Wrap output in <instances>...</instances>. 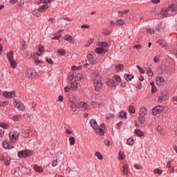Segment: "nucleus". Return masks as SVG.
I'll list each match as a JSON object with an SVG mask.
<instances>
[{"instance_id":"nucleus-1","label":"nucleus","mask_w":177,"mask_h":177,"mask_svg":"<svg viewBox=\"0 0 177 177\" xmlns=\"http://www.w3.org/2000/svg\"><path fill=\"white\" fill-rule=\"evenodd\" d=\"M91 77L94 81V87L95 91H97V92L102 91V79L100 77V75H99V73L95 72L93 73Z\"/></svg>"},{"instance_id":"nucleus-2","label":"nucleus","mask_w":177,"mask_h":177,"mask_svg":"<svg viewBox=\"0 0 177 177\" xmlns=\"http://www.w3.org/2000/svg\"><path fill=\"white\" fill-rule=\"evenodd\" d=\"M91 127L94 129L96 133H99L100 135H104V129H106V127L102 124L100 126L97 124V122L95 120H91L90 121Z\"/></svg>"},{"instance_id":"nucleus-3","label":"nucleus","mask_w":177,"mask_h":177,"mask_svg":"<svg viewBox=\"0 0 177 177\" xmlns=\"http://www.w3.org/2000/svg\"><path fill=\"white\" fill-rule=\"evenodd\" d=\"M174 10H176V5H170L167 8H165L162 10L161 15L163 17H168Z\"/></svg>"},{"instance_id":"nucleus-4","label":"nucleus","mask_w":177,"mask_h":177,"mask_svg":"<svg viewBox=\"0 0 177 177\" xmlns=\"http://www.w3.org/2000/svg\"><path fill=\"white\" fill-rule=\"evenodd\" d=\"M33 151L25 149L24 151H19L17 156L19 158H26L27 157L31 156L33 154Z\"/></svg>"},{"instance_id":"nucleus-5","label":"nucleus","mask_w":177,"mask_h":177,"mask_svg":"<svg viewBox=\"0 0 177 177\" xmlns=\"http://www.w3.org/2000/svg\"><path fill=\"white\" fill-rule=\"evenodd\" d=\"M13 104L15 109H17L21 111H24L25 110L24 104L21 102L19 100H15Z\"/></svg>"},{"instance_id":"nucleus-6","label":"nucleus","mask_w":177,"mask_h":177,"mask_svg":"<svg viewBox=\"0 0 177 177\" xmlns=\"http://www.w3.org/2000/svg\"><path fill=\"white\" fill-rule=\"evenodd\" d=\"M162 111H164V106H158L152 109V114L153 115H157L158 114L162 113Z\"/></svg>"},{"instance_id":"nucleus-7","label":"nucleus","mask_w":177,"mask_h":177,"mask_svg":"<svg viewBox=\"0 0 177 177\" xmlns=\"http://www.w3.org/2000/svg\"><path fill=\"white\" fill-rule=\"evenodd\" d=\"M77 109H84V110H85L86 111H89L91 110L89 105L84 102H79L77 103Z\"/></svg>"},{"instance_id":"nucleus-8","label":"nucleus","mask_w":177,"mask_h":177,"mask_svg":"<svg viewBox=\"0 0 177 177\" xmlns=\"http://www.w3.org/2000/svg\"><path fill=\"white\" fill-rule=\"evenodd\" d=\"M3 96L7 97V99H13L16 96V91H4L3 93Z\"/></svg>"},{"instance_id":"nucleus-9","label":"nucleus","mask_w":177,"mask_h":177,"mask_svg":"<svg viewBox=\"0 0 177 177\" xmlns=\"http://www.w3.org/2000/svg\"><path fill=\"white\" fill-rule=\"evenodd\" d=\"M17 139H19V133L12 132L10 133V140L11 143H15Z\"/></svg>"},{"instance_id":"nucleus-10","label":"nucleus","mask_w":177,"mask_h":177,"mask_svg":"<svg viewBox=\"0 0 177 177\" xmlns=\"http://www.w3.org/2000/svg\"><path fill=\"white\" fill-rule=\"evenodd\" d=\"M156 82L159 86L165 85V80H164V78L162 77H157L156 79Z\"/></svg>"},{"instance_id":"nucleus-11","label":"nucleus","mask_w":177,"mask_h":177,"mask_svg":"<svg viewBox=\"0 0 177 177\" xmlns=\"http://www.w3.org/2000/svg\"><path fill=\"white\" fill-rule=\"evenodd\" d=\"M69 106L71 107V110H73V111H77V104H75V102L71 101L69 103Z\"/></svg>"},{"instance_id":"nucleus-12","label":"nucleus","mask_w":177,"mask_h":177,"mask_svg":"<svg viewBox=\"0 0 177 177\" xmlns=\"http://www.w3.org/2000/svg\"><path fill=\"white\" fill-rule=\"evenodd\" d=\"M64 39L68 42H70V44H74V37H73L71 35H66L64 37Z\"/></svg>"},{"instance_id":"nucleus-13","label":"nucleus","mask_w":177,"mask_h":177,"mask_svg":"<svg viewBox=\"0 0 177 177\" xmlns=\"http://www.w3.org/2000/svg\"><path fill=\"white\" fill-rule=\"evenodd\" d=\"M28 78H34L37 75V72L35 70H30L27 74Z\"/></svg>"},{"instance_id":"nucleus-14","label":"nucleus","mask_w":177,"mask_h":177,"mask_svg":"<svg viewBox=\"0 0 177 177\" xmlns=\"http://www.w3.org/2000/svg\"><path fill=\"white\" fill-rule=\"evenodd\" d=\"M6 56L8 62L14 60L15 59V53H13L12 51H10L9 53H7Z\"/></svg>"},{"instance_id":"nucleus-15","label":"nucleus","mask_w":177,"mask_h":177,"mask_svg":"<svg viewBox=\"0 0 177 177\" xmlns=\"http://www.w3.org/2000/svg\"><path fill=\"white\" fill-rule=\"evenodd\" d=\"M122 169L123 174L127 176L128 174H129V167H128V165L124 164L122 166Z\"/></svg>"},{"instance_id":"nucleus-16","label":"nucleus","mask_w":177,"mask_h":177,"mask_svg":"<svg viewBox=\"0 0 177 177\" xmlns=\"http://www.w3.org/2000/svg\"><path fill=\"white\" fill-rule=\"evenodd\" d=\"M33 169H35V171H36V172H39V174H41V172H43V171H44V169L42 168V167H41L38 165H34Z\"/></svg>"},{"instance_id":"nucleus-17","label":"nucleus","mask_w":177,"mask_h":177,"mask_svg":"<svg viewBox=\"0 0 177 177\" xmlns=\"http://www.w3.org/2000/svg\"><path fill=\"white\" fill-rule=\"evenodd\" d=\"M139 114L140 115L145 116L146 114H147V109H146V107H141L140 109Z\"/></svg>"},{"instance_id":"nucleus-18","label":"nucleus","mask_w":177,"mask_h":177,"mask_svg":"<svg viewBox=\"0 0 177 177\" xmlns=\"http://www.w3.org/2000/svg\"><path fill=\"white\" fill-rule=\"evenodd\" d=\"M95 53H98L100 55H102V53H106V50L102 47L95 48Z\"/></svg>"},{"instance_id":"nucleus-19","label":"nucleus","mask_w":177,"mask_h":177,"mask_svg":"<svg viewBox=\"0 0 177 177\" xmlns=\"http://www.w3.org/2000/svg\"><path fill=\"white\" fill-rule=\"evenodd\" d=\"M157 44H158L160 46H162V48H165V40L162 39H159L157 40Z\"/></svg>"},{"instance_id":"nucleus-20","label":"nucleus","mask_w":177,"mask_h":177,"mask_svg":"<svg viewBox=\"0 0 177 177\" xmlns=\"http://www.w3.org/2000/svg\"><path fill=\"white\" fill-rule=\"evenodd\" d=\"M124 77L126 81H131L132 80H133V75L128 73L124 74Z\"/></svg>"},{"instance_id":"nucleus-21","label":"nucleus","mask_w":177,"mask_h":177,"mask_svg":"<svg viewBox=\"0 0 177 177\" xmlns=\"http://www.w3.org/2000/svg\"><path fill=\"white\" fill-rule=\"evenodd\" d=\"M134 133L137 135V136H145V133L140 129H136L134 131Z\"/></svg>"},{"instance_id":"nucleus-22","label":"nucleus","mask_w":177,"mask_h":177,"mask_svg":"<svg viewBox=\"0 0 177 177\" xmlns=\"http://www.w3.org/2000/svg\"><path fill=\"white\" fill-rule=\"evenodd\" d=\"M39 9H35L32 10V14L33 16H35L36 17H39L41 16V14H39Z\"/></svg>"},{"instance_id":"nucleus-23","label":"nucleus","mask_w":177,"mask_h":177,"mask_svg":"<svg viewBox=\"0 0 177 177\" xmlns=\"http://www.w3.org/2000/svg\"><path fill=\"white\" fill-rule=\"evenodd\" d=\"M9 63L12 68H16V67H17V63H16V61H15V59H12L11 61H9Z\"/></svg>"},{"instance_id":"nucleus-24","label":"nucleus","mask_w":177,"mask_h":177,"mask_svg":"<svg viewBox=\"0 0 177 177\" xmlns=\"http://www.w3.org/2000/svg\"><path fill=\"white\" fill-rule=\"evenodd\" d=\"M44 53V46H38V52L37 53V56H41Z\"/></svg>"},{"instance_id":"nucleus-25","label":"nucleus","mask_w":177,"mask_h":177,"mask_svg":"<svg viewBox=\"0 0 177 177\" xmlns=\"http://www.w3.org/2000/svg\"><path fill=\"white\" fill-rule=\"evenodd\" d=\"M125 24V21L124 19H118L115 21L116 26H124Z\"/></svg>"},{"instance_id":"nucleus-26","label":"nucleus","mask_w":177,"mask_h":177,"mask_svg":"<svg viewBox=\"0 0 177 177\" xmlns=\"http://www.w3.org/2000/svg\"><path fill=\"white\" fill-rule=\"evenodd\" d=\"M48 8H49V6H48V5H43V6H41L39 8V10L40 12H45V10H46V9H48Z\"/></svg>"},{"instance_id":"nucleus-27","label":"nucleus","mask_w":177,"mask_h":177,"mask_svg":"<svg viewBox=\"0 0 177 177\" xmlns=\"http://www.w3.org/2000/svg\"><path fill=\"white\" fill-rule=\"evenodd\" d=\"M145 115H140L138 118V121L140 124H143L145 121H146V118H145Z\"/></svg>"},{"instance_id":"nucleus-28","label":"nucleus","mask_w":177,"mask_h":177,"mask_svg":"<svg viewBox=\"0 0 177 177\" xmlns=\"http://www.w3.org/2000/svg\"><path fill=\"white\" fill-rule=\"evenodd\" d=\"M71 88H72V89H77V88H78V83L77 81L75 80V82L71 83Z\"/></svg>"},{"instance_id":"nucleus-29","label":"nucleus","mask_w":177,"mask_h":177,"mask_svg":"<svg viewBox=\"0 0 177 177\" xmlns=\"http://www.w3.org/2000/svg\"><path fill=\"white\" fill-rule=\"evenodd\" d=\"M98 46L100 48H107V46H109V44L106 42H100L98 43Z\"/></svg>"},{"instance_id":"nucleus-30","label":"nucleus","mask_w":177,"mask_h":177,"mask_svg":"<svg viewBox=\"0 0 177 177\" xmlns=\"http://www.w3.org/2000/svg\"><path fill=\"white\" fill-rule=\"evenodd\" d=\"M120 118H127V112L122 111L119 114Z\"/></svg>"},{"instance_id":"nucleus-31","label":"nucleus","mask_w":177,"mask_h":177,"mask_svg":"<svg viewBox=\"0 0 177 177\" xmlns=\"http://www.w3.org/2000/svg\"><path fill=\"white\" fill-rule=\"evenodd\" d=\"M81 80H82V75H81V73L75 75V81H80Z\"/></svg>"},{"instance_id":"nucleus-32","label":"nucleus","mask_w":177,"mask_h":177,"mask_svg":"<svg viewBox=\"0 0 177 177\" xmlns=\"http://www.w3.org/2000/svg\"><path fill=\"white\" fill-rule=\"evenodd\" d=\"M157 130L160 133V135H164V128H162L161 126H158Z\"/></svg>"},{"instance_id":"nucleus-33","label":"nucleus","mask_w":177,"mask_h":177,"mask_svg":"<svg viewBox=\"0 0 177 177\" xmlns=\"http://www.w3.org/2000/svg\"><path fill=\"white\" fill-rule=\"evenodd\" d=\"M59 56H64L66 55V50L64 49H59L57 50Z\"/></svg>"},{"instance_id":"nucleus-34","label":"nucleus","mask_w":177,"mask_h":177,"mask_svg":"<svg viewBox=\"0 0 177 177\" xmlns=\"http://www.w3.org/2000/svg\"><path fill=\"white\" fill-rule=\"evenodd\" d=\"M159 100H160V102H162L164 100H167V97L163 93H161L159 95Z\"/></svg>"},{"instance_id":"nucleus-35","label":"nucleus","mask_w":177,"mask_h":177,"mask_svg":"<svg viewBox=\"0 0 177 177\" xmlns=\"http://www.w3.org/2000/svg\"><path fill=\"white\" fill-rule=\"evenodd\" d=\"M0 127L3 129H8V128H9V124L7 123L1 122L0 123Z\"/></svg>"},{"instance_id":"nucleus-36","label":"nucleus","mask_w":177,"mask_h":177,"mask_svg":"<svg viewBox=\"0 0 177 177\" xmlns=\"http://www.w3.org/2000/svg\"><path fill=\"white\" fill-rule=\"evenodd\" d=\"M69 142L71 146H74V145H75V138H74V137L69 138Z\"/></svg>"},{"instance_id":"nucleus-37","label":"nucleus","mask_w":177,"mask_h":177,"mask_svg":"<svg viewBox=\"0 0 177 177\" xmlns=\"http://www.w3.org/2000/svg\"><path fill=\"white\" fill-rule=\"evenodd\" d=\"M127 144L129 145V146H133V138H130L127 140Z\"/></svg>"},{"instance_id":"nucleus-38","label":"nucleus","mask_w":177,"mask_h":177,"mask_svg":"<svg viewBox=\"0 0 177 177\" xmlns=\"http://www.w3.org/2000/svg\"><path fill=\"white\" fill-rule=\"evenodd\" d=\"M123 69H124V65L122 64H119L115 66L116 71H120Z\"/></svg>"},{"instance_id":"nucleus-39","label":"nucleus","mask_w":177,"mask_h":177,"mask_svg":"<svg viewBox=\"0 0 177 177\" xmlns=\"http://www.w3.org/2000/svg\"><path fill=\"white\" fill-rule=\"evenodd\" d=\"M95 156L97 157L98 160H103V155L99 151L95 152Z\"/></svg>"},{"instance_id":"nucleus-40","label":"nucleus","mask_w":177,"mask_h":177,"mask_svg":"<svg viewBox=\"0 0 177 177\" xmlns=\"http://www.w3.org/2000/svg\"><path fill=\"white\" fill-rule=\"evenodd\" d=\"M4 161H5L6 165H9V164H10V157L9 156L6 157Z\"/></svg>"},{"instance_id":"nucleus-41","label":"nucleus","mask_w":177,"mask_h":177,"mask_svg":"<svg viewBox=\"0 0 177 177\" xmlns=\"http://www.w3.org/2000/svg\"><path fill=\"white\" fill-rule=\"evenodd\" d=\"M53 0H39V3H50V2H52Z\"/></svg>"},{"instance_id":"nucleus-42","label":"nucleus","mask_w":177,"mask_h":177,"mask_svg":"<svg viewBox=\"0 0 177 177\" xmlns=\"http://www.w3.org/2000/svg\"><path fill=\"white\" fill-rule=\"evenodd\" d=\"M154 174H158V175H161V174H162V170L156 168L153 170Z\"/></svg>"},{"instance_id":"nucleus-43","label":"nucleus","mask_w":177,"mask_h":177,"mask_svg":"<svg viewBox=\"0 0 177 177\" xmlns=\"http://www.w3.org/2000/svg\"><path fill=\"white\" fill-rule=\"evenodd\" d=\"M129 112L131 113V114H135V106L131 105L129 108Z\"/></svg>"},{"instance_id":"nucleus-44","label":"nucleus","mask_w":177,"mask_h":177,"mask_svg":"<svg viewBox=\"0 0 177 177\" xmlns=\"http://www.w3.org/2000/svg\"><path fill=\"white\" fill-rule=\"evenodd\" d=\"M21 118L20 115H14L12 118L13 121H19Z\"/></svg>"},{"instance_id":"nucleus-45","label":"nucleus","mask_w":177,"mask_h":177,"mask_svg":"<svg viewBox=\"0 0 177 177\" xmlns=\"http://www.w3.org/2000/svg\"><path fill=\"white\" fill-rule=\"evenodd\" d=\"M106 84L108 86H113L114 85V81L113 80H109L107 82Z\"/></svg>"},{"instance_id":"nucleus-46","label":"nucleus","mask_w":177,"mask_h":177,"mask_svg":"<svg viewBox=\"0 0 177 177\" xmlns=\"http://www.w3.org/2000/svg\"><path fill=\"white\" fill-rule=\"evenodd\" d=\"M114 80L116 81V82H121V77L118 75H115L114 76Z\"/></svg>"},{"instance_id":"nucleus-47","label":"nucleus","mask_w":177,"mask_h":177,"mask_svg":"<svg viewBox=\"0 0 177 177\" xmlns=\"http://www.w3.org/2000/svg\"><path fill=\"white\" fill-rule=\"evenodd\" d=\"M9 104V102H3L0 103V107H5V106H8Z\"/></svg>"},{"instance_id":"nucleus-48","label":"nucleus","mask_w":177,"mask_h":177,"mask_svg":"<svg viewBox=\"0 0 177 177\" xmlns=\"http://www.w3.org/2000/svg\"><path fill=\"white\" fill-rule=\"evenodd\" d=\"M58 161H57V158H55L53 159V167H56V165H57Z\"/></svg>"},{"instance_id":"nucleus-49","label":"nucleus","mask_w":177,"mask_h":177,"mask_svg":"<svg viewBox=\"0 0 177 177\" xmlns=\"http://www.w3.org/2000/svg\"><path fill=\"white\" fill-rule=\"evenodd\" d=\"M137 68H138L140 73L141 74H145V69L143 68L140 67V66L137 65Z\"/></svg>"},{"instance_id":"nucleus-50","label":"nucleus","mask_w":177,"mask_h":177,"mask_svg":"<svg viewBox=\"0 0 177 177\" xmlns=\"http://www.w3.org/2000/svg\"><path fill=\"white\" fill-rule=\"evenodd\" d=\"M124 158L125 156L124 155V153L122 152H119V159L124 160Z\"/></svg>"},{"instance_id":"nucleus-51","label":"nucleus","mask_w":177,"mask_h":177,"mask_svg":"<svg viewBox=\"0 0 177 177\" xmlns=\"http://www.w3.org/2000/svg\"><path fill=\"white\" fill-rule=\"evenodd\" d=\"M71 68L73 71H75V70H81V68H82V66L77 67L75 66H73L71 67Z\"/></svg>"},{"instance_id":"nucleus-52","label":"nucleus","mask_w":177,"mask_h":177,"mask_svg":"<svg viewBox=\"0 0 177 177\" xmlns=\"http://www.w3.org/2000/svg\"><path fill=\"white\" fill-rule=\"evenodd\" d=\"M3 146L4 149H9V144L7 142H3Z\"/></svg>"},{"instance_id":"nucleus-53","label":"nucleus","mask_w":177,"mask_h":177,"mask_svg":"<svg viewBox=\"0 0 177 177\" xmlns=\"http://www.w3.org/2000/svg\"><path fill=\"white\" fill-rule=\"evenodd\" d=\"M102 33L104 34V35H109V34H111V32L109 30H104Z\"/></svg>"},{"instance_id":"nucleus-54","label":"nucleus","mask_w":177,"mask_h":177,"mask_svg":"<svg viewBox=\"0 0 177 177\" xmlns=\"http://www.w3.org/2000/svg\"><path fill=\"white\" fill-rule=\"evenodd\" d=\"M46 60L47 63H48L49 64H53V60H52V59L46 58Z\"/></svg>"},{"instance_id":"nucleus-55","label":"nucleus","mask_w":177,"mask_h":177,"mask_svg":"<svg viewBox=\"0 0 177 177\" xmlns=\"http://www.w3.org/2000/svg\"><path fill=\"white\" fill-rule=\"evenodd\" d=\"M104 143L105 146H110V140H109L108 139L104 140Z\"/></svg>"},{"instance_id":"nucleus-56","label":"nucleus","mask_w":177,"mask_h":177,"mask_svg":"<svg viewBox=\"0 0 177 177\" xmlns=\"http://www.w3.org/2000/svg\"><path fill=\"white\" fill-rule=\"evenodd\" d=\"M147 75H149V77H153V75H154V73L151 71V70H149L147 71Z\"/></svg>"},{"instance_id":"nucleus-57","label":"nucleus","mask_w":177,"mask_h":177,"mask_svg":"<svg viewBox=\"0 0 177 177\" xmlns=\"http://www.w3.org/2000/svg\"><path fill=\"white\" fill-rule=\"evenodd\" d=\"M156 92H157V88L156 87V86H153V87H151V93H156Z\"/></svg>"},{"instance_id":"nucleus-58","label":"nucleus","mask_w":177,"mask_h":177,"mask_svg":"<svg viewBox=\"0 0 177 177\" xmlns=\"http://www.w3.org/2000/svg\"><path fill=\"white\" fill-rule=\"evenodd\" d=\"M3 135H5V131L2 129H0V138H2Z\"/></svg>"},{"instance_id":"nucleus-59","label":"nucleus","mask_w":177,"mask_h":177,"mask_svg":"<svg viewBox=\"0 0 177 177\" xmlns=\"http://www.w3.org/2000/svg\"><path fill=\"white\" fill-rule=\"evenodd\" d=\"M158 60H160V56H156L154 58H153V62L155 63H157V62H158Z\"/></svg>"},{"instance_id":"nucleus-60","label":"nucleus","mask_w":177,"mask_h":177,"mask_svg":"<svg viewBox=\"0 0 177 177\" xmlns=\"http://www.w3.org/2000/svg\"><path fill=\"white\" fill-rule=\"evenodd\" d=\"M22 48H23L24 50L27 49V44H26V41H24L22 43Z\"/></svg>"},{"instance_id":"nucleus-61","label":"nucleus","mask_w":177,"mask_h":177,"mask_svg":"<svg viewBox=\"0 0 177 177\" xmlns=\"http://www.w3.org/2000/svg\"><path fill=\"white\" fill-rule=\"evenodd\" d=\"M82 28H89V25L88 24H84L81 26Z\"/></svg>"},{"instance_id":"nucleus-62","label":"nucleus","mask_w":177,"mask_h":177,"mask_svg":"<svg viewBox=\"0 0 177 177\" xmlns=\"http://www.w3.org/2000/svg\"><path fill=\"white\" fill-rule=\"evenodd\" d=\"M117 128L119 129L120 127H122V122H119L117 125Z\"/></svg>"},{"instance_id":"nucleus-63","label":"nucleus","mask_w":177,"mask_h":177,"mask_svg":"<svg viewBox=\"0 0 177 177\" xmlns=\"http://www.w3.org/2000/svg\"><path fill=\"white\" fill-rule=\"evenodd\" d=\"M147 31L150 34H154V30L153 29H147Z\"/></svg>"},{"instance_id":"nucleus-64","label":"nucleus","mask_w":177,"mask_h":177,"mask_svg":"<svg viewBox=\"0 0 177 177\" xmlns=\"http://www.w3.org/2000/svg\"><path fill=\"white\" fill-rule=\"evenodd\" d=\"M58 102H63V95H59L58 97Z\"/></svg>"}]
</instances>
